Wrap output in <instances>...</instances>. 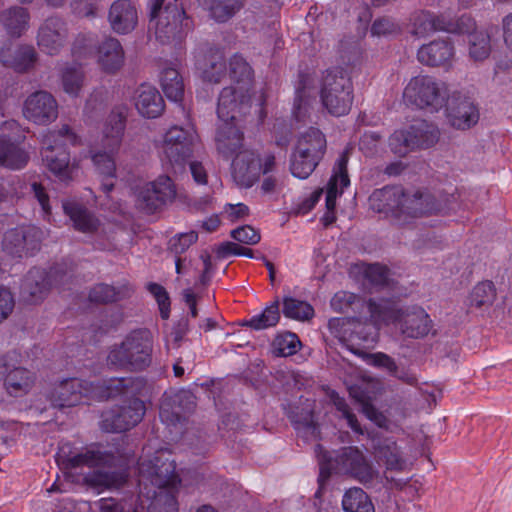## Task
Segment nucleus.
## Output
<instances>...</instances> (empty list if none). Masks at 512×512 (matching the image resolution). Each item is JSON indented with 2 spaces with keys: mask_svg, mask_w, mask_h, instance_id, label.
I'll return each mask as SVG.
<instances>
[{
  "mask_svg": "<svg viewBox=\"0 0 512 512\" xmlns=\"http://www.w3.org/2000/svg\"><path fill=\"white\" fill-rule=\"evenodd\" d=\"M179 484L173 461L155 453L138 461L139 503L134 512H177L176 489ZM100 512H124L112 498L99 501Z\"/></svg>",
  "mask_w": 512,
  "mask_h": 512,
  "instance_id": "nucleus-1",
  "label": "nucleus"
},
{
  "mask_svg": "<svg viewBox=\"0 0 512 512\" xmlns=\"http://www.w3.org/2000/svg\"><path fill=\"white\" fill-rule=\"evenodd\" d=\"M56 461L69 476L73 470L84 466L99 468L83 477V482L87 486L99 491L119 488L127 481L126 458L107 451L85 449L74 453L62 447L57 453Z\"/></svg>",
  "mask_w": 512,
  "mask_h": 512,
  "instance_id": "nucleus-2",
  "label": "nucleus"
},
{
  "mask_svg": "<svg viewBox=\"0 0 512 512\" xmlns=\"http://www.w3.org/2000/svg\"><path fill=\"white\" fill-rule=\"evenodd\" d=\"M368 311L375 324L394 323L400 332L408 338H423L432 329V320L420 306L398 308L392 301L382 299L367 302Z\"/></svg>",
  "mask_w": 512,
  "mask_h": 512,
  "instance_id": "nucleus-3",
  "label": "nucleus"
},
{
  "mask_svg": "<svg viewBox=\"0 0 512 512\" xmlns=\"http://www.w3.org/2000/svg\"><path fill=\"white\" fill-rule=\"evenodd\" d=\"M153 337L148 329L131 331L120 343L111 346L107 364L114 369L141 371L152 362Z\"/></svg>",
  "mask_w": 512,
  "mask_h": 512,
  "instance_id": "nucleus-4",
  "label": "nucleus"
},
{
  "mask_svg": "<svg viewBox=\"0 0 512 512\" xmlns=\"http://www.w3.org/2000/svg\"><path fill=\"white\" fill-rule=\"evenodd\" d=\"M165 0H151L150 25L156 39L164 45H180L192 29V21L177 4Z\"/></svg>",
  "mask_w": 512,
  "mask_h": 512,
  "instance_id": "nucleus-5",
  "label": "nucleus"
},
{
  "mask_svg": "<svg viewBox=\"0 0 512 512\" xmlns=\"http://www.w3.org/2000/svg\"><path fill=\"white\" fill-rule=\"evenodd\" d=\"M319 95L329 114L336 117L348 114L354 99L350 76L340 67L327 69L319 83Z\"/></svg>",
  "mask_w": 512,
  "mask_h": 512,
  "instance_id": "nucleus-6",
  "label": "nucleus"
},
{
  "mask_svg": "<svg viewBox=\"0 0 512 512\" xmlns=\"http://www.w3.org/2000/svg\"><path fill=\"white\" fill-rule=\"evenodd\" d=\"M447 85L430 75L412 77L403 91V100L420 109L438 111L447 100Z\"/></svg>",
  "mask_w": 512,
  "mask_h": 512,
  "instance_id": "nucleus-7",
  "label": "nucleus"
},
{
  "mask_svg": "<svg viewBox=\"0 0 512 512\" xmlns=\"http://www.w3.org/2000/svg\"><path fill=\"white\" fill-rule=\"evenodd\" d=\"M71 278L61 265H55L47 272L41 268L31 269L22 286L26 302L36 304L44 300L52 286H62Z\"/></svg>",
  "mask_w": 512,
  "mask_h": 512,
  "instance_id": "nucleus-8",
  "label": "nucleus"
},
{
  "mask_svg": "<svg viewBox=\"0 0 512 512\" xmlns=\"http://www.w3.org/2000/svg\"><path fill=\"white\" fill-rule=\"evenodd\" d=\"M198 146V135L193 127H171L163 138V153L173 166L183 167Z\"/></svg>",
  "mask_w": 512,
  "mask_h": 512,
  "instance_id": "nucleus-9",
  "label": "nucleus"
},
{
  "mask_svg": "<svg viewBox=\"0 0 512 512\" xmlns=\"http://www.w3.org/2000/svg\"><path fill=\"white\" fill-rule=\"evenodd\" d=\"M329 462L336 472L347 474L363 484L370 483L377 477V471L357 447L342 448Z\"/></svg>",
  "mask_w": 512,
  "mask_h": 512,
  "instance_id": "nucleus-10",
  "label": "nucleus"
},
{
  "mask_svg": "<svg viewBox=\"0 0 512 512\" xmlns=\"http://www.w3.org/2000/svg\"><path fill=\"white\" fill-rule=\"evenodd\" d=\"M176 197L175 186L168 176H159L137 191L136 206L147 214L155 213Z\"/></svg>",
  "mask_w": 512,
  "mask_h": 512,
  "instance_id": "nucleus-11",
  "label": "nucleus"
},
{
  "mask_svg": "<svg viewBox=\"0 0 512 512\" xmlns=\"http://www.w3.org/2000/svg\"><path fill=\"white\" fill-rule=\"evenodd\" d=\"M145 414L144 402L138 398L114 407L102 415L101 427L106 432H125L136 426Z\"/></svg>",
  "mask_w": 512,
  "mask_h": 512,
  "instance_id": "nucleus-12",
  "label": "nucleus"
},
{
  "mask_svg": "<svg viewBox=\"0 0 512 512\" xmlns=\"http://www.w3.org/2000/svg\"><path fill=\"white\" fill-rule=\"evenodd\" d=\"M43 231L35 226H21L7 231L3 238V250L22 258L32 256L40 249Z\"/></svg>",
  "mask_w": 512,
  "mask_h": 512,
  "instance_id": "nucleus-13",
  "label": "nucleus"
},
{
  "mask_svg": "<svg viewBox=\"0 0 512 512\" xmlns=\"http://www.w3.org/2000/svg\"><path fill=\"white\" fill-rule=\"evenodd\" d=\"M93 386L78 379H65L50 389L47 399L55 408L72 407L84 403L91 397Z\"/></svg>",
  "mask_w": 512,
  "mask_h": 512,
  "instance_id": "nucleus-14",
  "label": "nucleus"
},
{
  "mask_svg": "<svg viewBox=\"0 0 512 512\" xmlns=\"http://www.w3.org/2000/svg\"><path fill=\"white\" fill-rule=\"evenodd\" d=\"M69 29L64 19L58 16L47 18L39 27L37 45L48 55H57L68 43Z\"/></svg>",
  "mask_w": 512,
  "mask_h": 512,
  "instance_id": "nucleus-15",
  "label": "nucleus"
},
{
  "mask_svg": "<svg viewBox=\"0 0 512 512\" xmlns=\"http://www.w3.org/2000/svg\"><path fill=\"white\" fill-rule=\"evenodd\" d=\"M444 106L449 123L456 129H469L479 120V112L474 102L461 93L455 92L451 96L447 94Z\"/></svg>",
  "mask_w": 512,
  "mask_h": 512,
  "instance_id": "nucleus-16",
  "label": "nucleus"
},
{
  "mask_svg": "<svg viewBox=\"0 0 512 512\" xmlns=\"http://www.w3.org/2000/svg\"><path fill=\"white\" fill-rule=\"evenodd\" d=\"M262 160L252 150L239 151L232 162V176L240 187H252L260 177Z\"/></svg>",
  "mask_w": 512,
  "mask_h": 512,
  "instance_id": "nucleus-17",
  "label": "nucleus"
},
{
  "mask_svg": "<svg viewBox=\"0 0 512 512\" xmlns=\"http://www.w3.org/2000/svg\"><path fill=\"white\" fill-rule=\"evenodd\" d=\"M195 406V397L191 392L180 391L165 396L160 405V418L164 423L175 426L184 422Z\"/></svg>",
  "mask_w": 512,
  "mask_h": 512,
  "instance_id": "nucleus-18",
  "label": "nucleus"
},
{
  "mask_svg": "<svg viewBox=\"0 0 512 512\" xmlns=\"http://www.w3.org/2000/svg\"><path fill=\"white\" fill-rule=\"evenodd\" d=\"M372 450L375 461L386 470L401 472L406 468L407 461L393 437H374Z\"/></svg>",
  "mask_w": 512,
  "mask_h": 512,
  "instance_id": "nucleus-19",
  "label": "nucleus"
},
{
  "mask_svg": "<svg viewBox=\"0 0 512 512\" xmlns=\"http://www.w3.org/2000/svg\"><path fill=\"white\" fill-rule=\"evenodd\" d=\"M24 115L37 124H48L57 118V103L46 91H37L25 101Z\"/></svg>",
  "mask_w": 512,
  "mask_h": 512,
  "instance_id": "nucleus-20",
  "label": "nucleus"
},
{
  "mask_svg": "<svg viewBox=\"0 0 512 512\" xmlns=\"http://www.w3.org/2000/svg\"><path fill=\"white\" fill-rule=\"evenodd\" d=\"M404 189L399 186H386L375 190L370 198L371 207L379 212L391 214L400 225L403 216Z\"/></svg>",
  "mask_w": 512,
  "mask_h": 512,
  "instance_id": "nucleus-21",
  "label": "nucleus"
},
{
  "mask_svg": "<svg viewBox=\"0 0 512 512\" xmlns=\"http://www.w3.org/2000/svg\"><path fill=\"white\" fill-rule=\"evenodd\" d=\"M354 354L363 358L369 365L377 368H381L387 371V373L399 381L409 386H417V376L408 369H400L396 361L388 354L383 352L367 353L359 349H350Z\"/></svg>",
  "mask_w": 512,
  "mask_h": 512,
  "instance_id": "nucleus-22",
  "label": "nucleus"
},
{
  "mask_svg": "<svg viewBox=\"0 0 512 512\" xmlns=\"http://www.w3.org/2000/svg\"><path fill=\"white\" fill-rule=\"evenodd\" d=\"M247 106L248 98L242 90L233 86L223 88L217 105L219 121L238 122L240 114Z\"/></svg>",
  "mask_w": 512,
  "mask_h": 512,
  "instance_id": "nucleus-23",
  "label": "nucleus"
},
{
  "mask_svg": "<svg viewBox=\"0 0 512 512\" xmlns=\"http://www.w3.org/2000/svg\"><path fill=\"white\" fill-rule=\"evenodd\" d=\"M108 22L115 33L128 34L138 23L137 9L130 0H116L110 6Z\"/></svg>",
  "mask_w": 512,
  "mask_h": 512,
  "instance_id": "nucleus-24",
  "label": "nucleus"
},
{
  "mask_svg": "<svg viewBox=\"0 0 512 512\" xmlns=\"http://www.w3.org/2000/svg\"><path fill=\"white\" fill-rule=\"evenodd\" d=\"M42 160L47 168L60 180L69 181L74 177L77 167L70 164L69 153L62 145H48L43 148Z\"/></svg>",
  "mask_w": 512,
  "mask_h": 512,
  "instance_id": "nucleus-25",
  "label": "nucleus"
},
{
  "mask_svg": "<svg viewBox=\"0 0 512 512\" xmlns=\"http://www.w3.org/2000/svg\"><path fill=\"white\" fill-rule=\"evenodd\" d=\"M244 135L238 122L219 121L215 142L217 151L225 158H231L241 151Z\"/></svg>",
  "mask_w": 512,
  "mask_h": 512,
  "instance_id": "nucleus-26",
  "label": "nucleus"
},
{
  "mask_svg": "<svg viewBox=\"0 0 512 512\" xmlns=\"http://www.w3.org/2000/svg\"><path fill=\"white\" fill-rule=\"evenodd\" d=\"M454 56V47L444 39L434 40L422 45L417 52L418 61L429 67L443 66Z\"/></svg>",
  "mask_w": 512,
  "mask_h": 512,
  "instance_id": "nucleus-27",
  "label": "nucleus"
},
{
  "mask_svg": "<svg viewBox=\"0 0 512 512\" xmlns=\"http://www.w3.org/2000/svg\"><path fill=\"white\" fill-rule=\"evenodd\" d=\"M135 107L146 118H156L164 111V101L159 91L149 85H140L134 93Z\"/></svg>",
  "mask_w": 512,
  "mask_h": 512,
  "instance_id": "nucleus-28",
  "label": "nucleus"
},
{
  "mask_svg": "<svg viewBox=\"0 0 512 512\" xmlns=\"http://www.w3.org/2000/svg\"><path fill=\"white\" fill-rule=\"evenodd\" d=\"M349 159V151L345 150L341 153L338 158L334 169L333 175L331 176L327 184L326 192V208L329 211H334L336 207V198L338 194L342 193L344 187L350 183L347 173V163Z\"/></svg>",
  "mask_w": 512,
  "mask_h": 512,
  "instance_id": "nucleus-29",
  "label": "nucleus"
},
{
  "mask_svg": "<svg viewBox=\"0 0 512 512\" xmlns=\"http://www.w3.org/2000/svg\"><path fill=\"white\" fill-rule=\"evenodd\" d=\"M63 210L77 231L92 234L98 230L100 220L83 204L67 201L63 203Z\"/></svg>",
  "mask_w": 512,
  "mask_h": 512,
  "instance_id": "nucleus-30",
  "label": "nucleus"
},
{
  "mask_svg": "<svg viewBox=\"0 0 512 512\" xmlns=\"http://www.w3.org/2000/svg\"><path fill=\"white\" fill-rule=\"evenodd\" d=\"M403 204L404 211L400 225L407 224L411 219L430 214L435 210L434 199L428 193L407 194L404 192Z\"/></svg>",
  "mask_w": 512,
  "mask_h": 512,
  "instance_id": "nucleus-31",
  "label": "nucleus"
},
{
  "mask_svg": "<svg viewBox=\"0 0 512 512\" xmlns=\"http://www.w3.org/2000/svg\"><path fill=\"white\" fill-rule=\"evenodd\" d=\"M289 418L295 429L307 439H317L319 427L314 421L313 404L306 399L302 407H294L289 413Z\"/></svg>",
  "mask_w": 512,
  "mask_h": 512,
  "instance_id": "nucleus-32",
  "label": "nucleus"
},
{
  "mask_svg": "<svg viewBox=\"0 0 512 512\" xmlns=\"http://www.w3.org/2000/svg\"><path fill=\"white\" fill-rule=\"evenodd\" d=\"M37 60V53L32 46L22 45L15 49L0 51L1 63L17 72H26L31 69Z\"/></svg>",
  "mask_w": 512,
  "mask_h": 512,
  "instance_id": "nucleus-33",
  "label": "nucleus"
},
{
  "mask_svg": "<svg viewBox=\"0 0 512 512\" xmlns=\"http://www.w3.org/2000/svg\"><path fill=\"white\" fill-rule=\"evenodd\" d=\"M98 63L107 73H115L124 64V51L116 38H106L98 47Z\"/></svg>",
  "mask_w": 512,
  "mask_h": 512,
  "instance_id": "nucleus-34",
  "label": "nucleus"
},
{
  "mask_svg": "<svg viewBox=\"0 0 512 512\" xmlns=\"http://www.w3.org/2000/svg\"><path fill=\"white\" fill-rule=\"evenodd\" d=\"M327 143L324 134L316 128H310L300 135L295 149L312 159L322 160L326 152Z\"/></svg>",
  "mask_w": 512,
  "mask_h": 512,
  "instance_id": "nucleus-35",
  "label": "nucleus"
},
{
  "mask_svg": "<svg viewBox=\"0 0 512 512\" xmlns=\"http://www.w3.org/2000/svg\"><path fill=\"white\" fill-rule=\"evenodd\" d=\"M133 288L129 284L112 286L105 283L94 285L89 292V300L97 304H108L130 297Z\"/></svg>",
  "mask_w": 512,
  "mask_h": 512,
  "instance_id": "nucleus-36",
  "label": "nucleus"
},
{
  "mask_svg": "<svg viewBox=\"0 0 512 512\" xmlns=\"http://www.w3.org/2000/svg\"><path fill=\"white\" fill-rule=\"evenodd\" d=\"M444 16L429 11L415 12L411 17L410 33L423 38L436 31H443Z\"/></svg>",
  "mask_w": 512,
  "mask_h": 512,
  "instance_id": "nucleus-37",
  "label": "nucleus"
},
{
  "mask_svg": "<svg viewBox=\"0 0 512 512\" xmlns=\"http://www.w3.org/2000/svg\"><path fill=\"white\" fill-rule=\"evenodd\" d=\"M227 66L224 52L211 48L205 55L202 76L205 81L219 83L226 76Z\"/></svg>",
  "mask_w": 512,
  "mask_h": 512,
  "instance_id": "nucleus-38",
  "label": "nucleus"
},
{
  "mask_svg": "<svg viewBox=\"0 0 512 512\" xmlns=\"http://www.w3.org/2000/svg\"><path fill=\"white\" fill-rule=\"evenodd\" d=\"M34 382V373L25 368L17 367L7 373L4 385L11 396L19 397L27 394L33 387Z\"/></svg>",
  "mask_w": 512,
  "mask_h": 512,
  "instance_id": "nucleus-39",
  "label": "nucleus"
},
{
  "mask_svg": "<svg viewBox=\"0 0 512 512\" xmlns=\"http://www.w3.org/2000/svg\"><path fill=\"white\" fill-rule=\"evenodd\" d=\"M29 14L22 7H11L1 12L0 23L12 37H20L27 29Z\"/></svg>",
  "mask_w": 512,
  "mask_h": 512,
  "instance_id": "nucleus-40",
  "label": "nucleus"
},
{
  "mask_svg": "<svg viewBox=\"0 0 512 512\" xmlns=\"http://www.w3.org/2000/svg\"><path fill=\"white\" fill-rule=\"evenodd\" d=\"M412 148H429L439 139L438 128L425 121L417 122L408 128Z\"/></svg>",
  "mask_w": 512,
  "mask_h": 512,
  "instance_id": "nucleus-41",
  "label": "nucleus"
},
{
  "mask_svg": "<svg viewBox=\"0 0 512 512\" xmlns=\"http://www.w3.org/2000/svg\"><path fill=\"white\" fill-rule=\"evenodd\" d=\"M341 504L345 512H375L369 495L360 487L347 489L343 494Z\"/></svg>",
  "mask_w": 512,
  "mask_h": 512,
  "instance_id": "nucleus-42",
  "label": "nucleus"
},
{
  "mask_svg": "<svg viewBox=\"0 0 512 512\" xmlns=\"http://www.w3.org/2000/svg\"><path fill=\"white\" fill-rule=\"evenodd\" d=\"M161 86L168 99L174 102H180L183 99V78L175 68L168 67L162 71Z\"/></svg>",
  "mask_w": 512,
  "mask_h": 512,
  "instance_id": "nucleus-43",
  "label": "nucleus"
},
{
  "mask_svg": "<svg viewBox=\"0 0 512 512\" xmlns=\"http://www.w3.org/2000/svg\"><path fill=\"white\" fill-rule=\"evenodd\" d=\"M28 162L27 153L17 145L0 139V165L10 169H21Z\"/></svg>",
  "mask_w": 512,
  "mask_h": 512,
  "instance_id": "nucleus-44",
  "label": "nucleus"
},
{
  "mask_svg": "<svg viewBox=\"0 0 512 512\" xmlns=\"http://www.w3.org/2000/svg\"><path fill=\"white\" fill-rule=\"evenodd\" d=\"M244 5V0H207L211 17L217 22H226Z\"/></svg>",
  "mask_w": 512,
  "mask_h": 512,
  "instance_id": "nucleus-45",
  "label": "nucleus"
},
{
  "mask_svg": "<svg viewBox=\"0 0 512 512\" xmlns=\"http://www.w3.org/2000/svg\"><path fill=\"white\" fill-rule=\"evenodd\" d=\"M491 39L487 31H476L469 36V56L475 62L483 61L490 55Z\"/></svg>",
  "mask_w": 512,
  "mask_h": 512,
  "instance_id": "nucleus-46",
  "label": "nucleus"
},
{
  "mask_svg": "<svg viewBox=\"0 0 512 512\" xmlns=\"http://www.w3.org/2000/svg\"><path fill=\"white\" fill-rule=\"evenodd\" d=\"M496 297L494 285L490 281L478 283L468 297V305L477 309L489 307Z\"/></svg>",
  "mask_w": 512,
  "mask_h": 512,
  "instance_id": "nucleus-47",
  "label": "nucleus"
},
{
  "mask_svg": "<svg viewBox=\"0 0 512 512\" xmlns=\"http://www.w3.org/2000/svg\"><path fill=\"white\" fill-rule=\"evenodd\" d=\"M319 162V160L312 159L311 156L302 154L299 150L294 149L290 158V171L293 176L306 179L312 174Z\"/></svg>",
  "mask_w": 512,
  "mask_h": 512,
  "instance_id": "nucleus-48",
  "label": "nucleus"
},
{
  "mask_svg": "<svg viewBox=\"0 0 512 512\" xmlns=\"http://www.w3.org/2000/svg\"><path fill=\"white\" fill-rule=\"evenodd\" d=\"M283 314L287 318L305 321L313 317L314 309L305 301L286 297L283 300Z\"/></svg>",
  "mask_w": 512,
  "mask_h": 512,
  "instance_id": "nucleus-49",
  "label": "nucleus"
},
{
  "mask_svg": "<svg viewBox=\"0 0 512 512\" xmlns=\"http://www.w3.org/2000/svg\"><path fill=\"white\" fill-rule=\"evenodd\" d=\"M125 129V118L121 115L110 116L104 133L107 143L105 146L110 148L111 152L117 150L121 144L122 135Z\"/></svg>",
  "mask_w": 512,
  "mask_h": 512,
  "instance_id": "nucleus-50",
  "label": "nucleus"
},
{
  "mask_svg": "<svg viewBox=\"0 0 512 512\" xmlns=\"http://www.w3.org/2000/svg\"><path fill=\"white\" fill-rule=\"evenodd\" d=\"M280 319L279 301H274L266 307L262 314L252 317L244 325L250 326L255 330L266 329L275 326Z\"/></svg>",
  "mask_w": 512,
  "mask_h": 512,
  "instance_id": "nucleus-51",
  "label": "nucleus"
},
{
  "mask_svg": "<svg viewBox=\"0 0 512 512\" xmlns=\"http://www.w3.org/2000/svg\"><path fill=\"white\" fill-rule=\"evenodd\" d=\"M84 83V72L78 65L67 66L62 73V86L66 93L77 96Z\"/></svg>",
  "mask_w": 512,
  "mask_h": 512,
  "instance_id": "nucleus-52",
  "label": "nucleus"
},
{
  "mask_svg": "<svg viewBox=\"0 0 512 512\" xmlns=\"http://www.w3.org/2000/svg\"><path fill=\"white\" fill-rule=\"evenodd\" d=\"M301 346L298 336L287 332L281 334L273 341V352L276 356L287 357L297 353Z\"/></svg>",
  "mask_w": 512,
  "mask_h": 512,
  "instance_id": "nucleus-53",
  "label": "nucleus"
},
{
  "mask_svg": "<svg viewBox=\"0 0 512 512\" xmlns=\"http://www.w3.org/2000/svg\"><path fill=\"white\" fill-rule=\"evenodd\" d=\"M475 21L468 15H462L452 20L444 16V32L457 34H472L475 31Z\"/></svg>",
  "mask_w": 512,
  "mask_h": 512,
  "instance_id": "nucleus-54",
  "label": "nucleus"
},
{
  "mask_svg": "<svg viewBox=\"0 0 512 512\" xmlns=\"http://www.w3.org/2000/svg\"><path fill=\"white\" fill-rule=\"evenodd\" d=\"M230 76L237 82L250 81L252 78V68L247 61L240 55H234L230 59Z\"/></svg>",
  "mask_w": 512,
  "mask_h": 512,
  "instance_id": "nucleus-55",
  "label": "nucleus"
},
{
  "mask_svg": "<svg viewBox=\"0 0 512 512\" xmlns=\"http://www.w3.org/2000/svg\"><path fill=\"white\" fill-rule=\"evenodd\" d=\"M410 138L408 129L395 131L389 139V146L395 154L403 157L414 149Z\"/></svg>",
  "mask_w": 512,
  "mask_h": 512,
  "instance_id": "nucleus-56",
  "label": "nucleus"
},
{
  "mask_svg": "<svg viewBox=\"0 0 512 512\" xmlns=\"http://www.w3.org/2000/svg\"><path fill=\"white\" fill-rule=\"evenodd\" d=\"M198 239V234L195 231L181 233L170 239L168 250L174 256L183 254L193 243Z\"/></svg>",
  "mask_w": 512,
  "mask_h": 512,
  "instance_id": "nucleus-57",
  "label": "nucleus"
},
{
  "mask_svg": "<svg viewBox=\"0 0 512 512\" xmlns=\"http://www.w3.org/2000/svg\"><path fill=\"white\" fill-rule=\"evenodd\" d=\"M331 401L338 411L342 413V416L347 420L348 426L356 433L362 434L360 423L358 422L355 414L351 412L349 405L345 399L340 397L337 393L331 394Z\"/></svg>",
  "mask_w": 512,
  "mask_h": 512,
  "instance_id": "nucleus-58",
  "label": "nucleus"
},
{
  "mask_svg": "<svg viewBox=\"0 0 512 512\" xmlns=\"http://www.w3.org/2000/svg\"><path fill=\"white\" fill-rule=\"evenodd\" d=\"M96 41L92 35L79 34L72 46V53L78 58H85L94 52Z\"/></svg>",
  "mask_w": 512,
  "mask_h": 512,
  "instance_id": "nucleus-59",
  "label": "nucleus"
},
{
  "mask_svg": "<svg viewBox=\"0 0 512 512\" xmlns=\"http://www.w3.org/2000/svg\"><path fill=\"white\" fill-rule=\"evenodd\" d=\"M111 153L109 150V152H97L92 156L96 169L103 176H113L115 174L116 166Z\"/></svg>",
  "mask_w": 512,
  "mask_h": 512,
  "instance_id": "nucleus-60",
  "label": "nucleus"
},
{
  "mask_svg": "<svg viewBox=\"0 0 512 512\" xmlns=\"http://www.w3.org/2000/svg\"><path fill=\"white\" fill-rule=\"evenodd\" d=\"M148 290L155 297L159 305L161 317L163 319H167L170 312V299L167 291L163 286L157 283H150L148 285Z\"/></svg>",
  "mask_w": 512,
  "mask_h": 512,
  "instance_id": "nucleus-61",
  "label": "nucleus"
},
{
  "mask_svg": "<svg viewBox=\"0 0 512 512\" xmlns=\"http://www.w3.org/2000/svg\"><path fill=\"white\" fill-rule=\"evenodd\" d=\"M231 237L236 241L247 245H255L261 239L260 233L249 225L232 230Z\"/></svg>",
  "mask_w": 512,
  "mask_h": 512,
  "instance_id": "nucleus-62",
  "label": "nucleus"
},
{
  "mask_svg": "<svg viewBox=\"0 0 512 512\" xmlns=\"http://www.w3.org/2000/svg\"><path fill=\"white\" fill-rule=\"evenodd\" d=\"M365 274L373 285L384 286L388 283L389 270L380 264L370 265Z\"/></svg>",
  "mask_w": 512,
  "mask_h": 512,
  "instance_id": "nucleus-63",
  "label": "nucleus"
},
{
  "mask_svg": "<svg viewBox=\"0 0 512 512\" xmlns=\"http://www.w3.org/2000/svg\"><path fill=\"white\" fill-rule=\"evenodd\" d=\"M308 98L305 91L304 81H300V85L296 89V97L294 100L293 113L297 120H301L305 116Z\"/></svg>",
  "mask_w": 512,
  "mask_h": 512,
  "instance_id": "nucleus-64",
  "label": "nucleus"
}]
</instances>
